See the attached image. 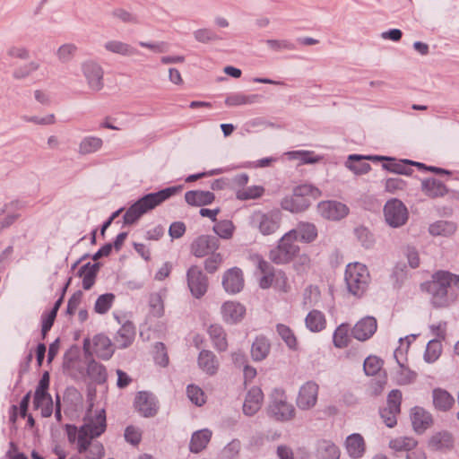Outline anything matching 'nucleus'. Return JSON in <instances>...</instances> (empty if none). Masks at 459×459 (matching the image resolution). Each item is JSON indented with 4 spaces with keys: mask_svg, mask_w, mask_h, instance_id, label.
<instances>
[{
    "mask_svg": "<svg viewBox=\"0 0 459 459\" xmlns=\"http://www.w3.org/2000/svg\"><path fill=\"white\" fill-rule=\"evenodd\" d=\"M181 189V186H171L157 193L144 195L126 211L124 216L125 221L126 223H134L142 215L153 210L171 196L177 195Z\"/></svg>",
    "mask_w": 459,
    "mask_h": 459,
    "instance_id": "obj_2",
    "label": "nucleus"
},
{
    "mask_svg": "<svg viewBox=\"0 0 459 459\" xmlns=\"http://www.w3.org/2000/svg\"><path fill=\"white\" fill-rule=\"evenodd\" d=\"M247 314L246 307L237 300H227L221 307V315L224 323L236 325L241 322Z\"/></svg>",
    "mask_w": 459,
    "mask_h": 459,
    "instance_id": "obj_12",
    "label": "nucleus"
},
{
    "mask_svg": "<svg viewBox=\"0 0 459 459\" xmlns=\"http://www.w3.org/2000/svg\"><path fill=\"white\" fill-rule=\"evenodd\" d=\"M401 403H385L379 408L380 417L388 428H394L397 423V415L400 413Z\"/></svg>",
    "mask_w": 459,
    "mask_h": 459,
    "instance_id": "obj_31",
    "label": "nucleus"
},
{
    "mask_svg": "<svg viewBox=\"0 0 459 459\" xmlns=\"http://www.w3.org/2000/svg\"><path fill=\"white\" fill-rule=\"evenodd\" d=\"M295 230L297 231V239L299 237V239L306 243L314 241L317 237V230L312 223H299Z\"/></svg>",
    "mask_w": 459,
    "mask_h": 459,
    "instance_id": "obj_36",
    "label": "nucleus"
},
{
    "mask_svg": "<svg viewBox=\"0 0 459 459\" xmlns=\"http://www.w3.org/2000/svg\"><path fill=\"white\" fill-rule=\"evenodd\" d=\"M115 296L111 293L100 296L95 303L94 309L99 314H105L111 307Z\"/></svg>",
    "mask_w": 459,
    "mask_h": 459,
    "instance_id": "obj_51",
    "label": "nucleus"
},
{
    "mask_svg": "<svg viewBox=\"0 0 459 459\" xmlns=\"http://www.w3.org/2000/svg\"><path fill=\"white\" fill-rule=\"evenodd\" d=\"M341 451L339 447L329 439H319L315 446V456L316 459H339Z\"/></svg>",
    "mask_w": 459,
    "mask_h": 459,
    "instance_id": "obj_18",
    "label": "nucleus"
},
{
    "mask_svg": "<svg viewBox=\"0 0 459 459\" xmlns=\"http://www.w3.org/2000/svg\"><path fill=\"white\" fill-rule=\"evenodd\" d=\"M186 232V225L181 221L173 222L169 227V235L173 238L182 237Z\"/></svg>",
    "mask_w": 459,
    "mask_h": 459,
    "instance_id": "obj_63",
    "label": "nucleus"
},
{
    "mask_svg": "<svg viewBox=\"0 0 459 459\" xmlns=\"http://www.w3.org/2000/svg\"><path fill=\"white\" fill-rule=\"evenodd\" d=\"M255 96H248L243 93H236L229 96L226 99V104L228 106H241L251 104L255 101Z\"/></svg>",
    "mask_w": 459,
    "mask_h": 459,
    "instance_id": "obj_52",
    "label": "nucleus"
},
{
    "mask_svg": "<svg viewBox=\"0 0 459 459\" xmlns=\"http://www.w3.org/2000/svg\"><path fill=\"white\" fill-rule=\"evenodd\" d=\"M319 386L314 382H307L302 385L299 391L301 402H316Z\"/></svg>",
    "mask_w": 459,
    "mask_h": 459,
    "instance_id": "obj_41",
    "label": "nucleus"
},
{
    "mask_svg": "<svg viewBox=\"0 0 459 459\" xmlns=\"http://www.w3.org/2000/svg\"><path fill=\"white\" fill-rule=\"evenodd\" d=\"M264 192L265 189L263 186H250L238 189L236 195L238 200L246 201L260 198Z\"/></svg>",
    "mask_w": 459,
    "mask_h": 459,
    "instance_id": "obj_37",
    "label": "nucleus"
},
{
    "mask_svg": "<svg viewBox=\"0 0 459 459\" xmlns=\"http://www.w3.org/2000/svg\"><path fill=\"white\" fill-rule=\"evenodd\" d=\"M277 332L289 348L293 350L298 348V340L289 326L280 324L277 325Z\"/></svg>",
    "mask_w": 459,
    "mask_h": 459,
    "instance_id": "obj_45",
    "label": "nucleus"
},
{
    "mask_svg": "<svg viewBox=\"0 0 459 459\" xmlns=\"http://www.w3.org/2000/svg\"><path fill=\"white\" fill-rule=\"evenodd\" d=\"M345 446L348 455L354 459L361 457L365 451L364 439L359 434L350 435L346 438Z\"/></svg>",
    "mask_w": 459,
    "mask_h": 459,
    "instance_id": "obj_26",
    "label": "nucleus"
},
{
    "mask_svg": "<svg viewBox=\"0 0 459 459\" xmlns=\"http://www.w3.org/2000/svg\"><path fill=\"white\" fill-rule=\"evenodd\" d=\"M383 361L377 356H369L364 361V371L368 376H378L380 380L374 388L375 393L382 392L385 385L386 384V375L382 370Z\"/></svg>",
    "mask_w": 459,
    "mask_h": 459,
    "instance_id": "obj_14",
    "label": "nucleus"
},
{
    "mask_svg": "<svg viewBox=\"0 0 459 459\" xmlns=\"http://www.w3.org/2000/svg\"><path fill=\"white\" fill-rule=\"evenodd\" d=\"M212 435V431L208 429L194 432L189 443V450L195 454L203 451L210 442Z\"/></svg>",
    "mask_w": 459,
    "mask_h": 459,
    "instance_id": "obj_25",
    "label": "nucleus"
},
{
    "mask_svg": "<svg viewBox=\"0 0 459 459\" xmlns=\"http://www.w3.org/2000/svg\"><path fill=\"white\" fill-rule=\"evenodd\" d=\"M84 351L90 355L108 360L114 354V348L108 337L103 334H97L92 339H86L83 342Z\"/></svg>",
    "mask_w": 459,
    "mask_h": 459,
    "instance_id": "obj_7",
    "label": "nucleus"
},
{
    "mask_svg": "<svg viewBox=\"0 0 459 459\" xmlns=\"http://www.w3.org/2000/svg\"><path fill=\"white\" fill-rule=\"evenodd\" d=\"M50 377L48 372H45L35 391L34 402H52L51 396L48 393L49 387Z\"/></svg>",
    "mask_w": 459,
    "mask_h": 459,
    "instance_id": "obj_34",
    "label": "nucleus"
},
{
    "mask_svg": "<svg viewBox=\"0 0 459 459\" xmlns=\"http://www.w3.org/2000/svg\"><path fill=\"white\" fill-rule=\"evenodd\" d=\"M370 274L367 266L360 263L349 264L345 271V281L350 292L361 296L367 290Z\"/></svg>",
    "mask_w": 459,
    "mask_h": 459,
    "instance_id": "obj_5",
    "label": "nucleus"
},
{
    "mask_svg": "<svg viewBox=\"0 0 459 459\" xmlns=\"http://www.w3.org/2000/svg\"><path fill=\"white\" fill-rule=\"evenodd\" d=\"M456 228L452 222L439 221L429 226V233L432 236L448 237L455 233Z\"/></svg>",
    "mask_w": 459,
    "mask_h": 459,
    "instance_id": "obj_38",
    "label": "nucleus"
},
{
    "mask_svg": "<svg viewBox=\"0 0 459 459\" xmlns=\"http://www.w3.org/2000/svg\"><path fill=\"white\" fill-rule=\"evenodd\" d=\"M214 232L221 238L230 239L233 237L235 226L231 221H221L213 227Z\"/></svg>",
    "mask_w": 459,
    "mask_h": 459,
    "instance_id": "obj_44",
    "label": "nucleus"
},
{
    "mask_svg": "<svg viewBox=\"0 0 459 459\" xmlns=\"http://www.w3.org/2000/svg\"><path fill=\"white\" fill-rule=\"evenodd\" d=\"M186 394L191 402H204V393L198 385H189Z\"/></svg>",
    "mask_w": 459,
    "mask_h": 459,
    "instance_id": "obj_60",
    "label": "nucleus"
},
{
    "mask_svg": "<svg viewBox=\"0 0 459 459\" xmlns=\"http://www.w3.org/2000/svg\"><path fill=\"white\" fill-rule=\"evenodd\" d=\"M267 413L275 420L286 421L294 417L295 407L292 403H269Z\"/></svg>",
    "mask_w": 459,
    "mask_h": 459,
    "instance_id": "obj_21",
    "label": "nucleus"
},
{
    "mask_svg": "<svg viewBox=\"0 0 459 459\" xmlns=\"http://www.w3.org/2000/svg\"><path fill=\"white\" fill-rule=\"evenodd\" d=\"M135 410L143 417H153L159 407L157 403H135Z\"/></svg>",
    "mask_w": 459,
    "mask_h": 459,
    "instance_id": "obj_58",
    "label": "nucleus"
},
{
    "mask_svg": "<svg viewBox=\"0 0 459 459\" xmlns=\"http://www.w3.org/2000/svg\"><path fill=\"white\" fill-rule=\"evenodd\" d=\"M307 329L313 333H319L326 327V318L324 313L319 310H311L305 318Z\"/></svg>",
    "mask_w": 459,
    "mask_h": 459,
    "instance_id": "obj_27",
    "label": "nucleus"
},
{
    "mask_svg": "<svg viewBox=\"0 0 459 459\" xmlns=\"http://www.w3.org/2000/svg\"><path fill=\"white\" fill-rule=\"evenodd\" d=\"M411 420L413 429L417 433H423L432 424L431 415L420 406L411 409Z\"/></svg>",
    "mask_w": 459,
    "mask_h": 459,
    "instance_id": "obj_20",
    "label": "nucleus"
},
{
    "mask_svg": "<svg viewBox=\"0 0 459 459\" xmlns=\"http://www.w3.org/2000/svg\"><path fill=\"white\" fill-rule=\"evenodd\" d=\"M321 297L320 289L317 286H308L304 294V299L306 304L316 303Z\"/></svg>",
    "mask_w": 459,
    "mask_h": 459,
    "instance_id": "obj_59",
    "label": "nucleus"
},
{
    "mask_svg": "<svg viewBox=\"0 0 459 459\" xmlns=\"http://www.w3.org/2000/svg\"><path fill=\"white\" fill-rule=\"evenodd\" d=\"M240 442L232 440L221 451L222 459H236L240 451Z\"/></svg>",
    "mask_w": 459,
    "mask_h": 459,
    "instance_id": "obj_56",
    "label": "nucleus"
},
{
    "mask_svg": "<svg viewBox=\"0 0 459 459\" xmlns=\"http://www.w3.org/2000/svg\"><path fill=\"white\" fill-rule=\"evenodd\" d=\"M386 222L392 227H400L408 220V211L405 205L397 199L388 201L384 208Z\"/></svg>",
    "mask_w": 459,
    "mask_h": 459,
    "instance_id": "obj_8",
    "label": "nucleus"
},
{
    "mask_svg": "<svg viewBox=\"0 0 459 459\" xmlns=\"http://www.w3.org/2000/svg\"><path fill=\"white\" fill-rule=\"evenodd\" d=\"M366 160L376 161L387 160V158L384 156H360L353 154L349 156L346 166L357 175L366 174L371 169L370 165L365 161Z\"/></svg>",
    "mask_w": 459,
    "mask_h": 459,
    "instance_id": "obj_17",
    "label": "nucleus"
},
{
    "mask_svg": "<svg viewBox=\"0 0 459 459\" xmlns=\"http://www.w3.org/2000/svg\"><path fill=\"white\" fill-rule=\"evenodd\" d=\"M87 404L83 424L65 426L67 440L84 459H102L104 446L97 438L106 430V411L99 403Z\"/></svg>",
    "mask_w": 459,
    "mask_h": 459,
    "instance_id": "obj_1",
    "label": "nucleus"
},
{
    "mask_svg": "<svg viewBox=\"0 0 459 459\" xmlns=\"http://www.w3.org/2000/svg\"><path fill=\"white\" fill-rule=\"evenodd\" d=\"M299 252L297 231L290 230L279 240L278 246L270 252V259L275 264H287Z\"/></svg>",
    "mask_w": 459,
    "mask_h": 459,
    "instance_id": "obj_6",
    "label": "nucleus"
},
{
    "mask_svg": "<svg viewBox=\"0 0 459 459\" xmlns=\"http://www.w3.org/2000/svg\"><path fill=\"white\" fill-rule=\"evenodd\" d=\"M350 327L346 324L339 325L333 333V344L337 348H345L350 342Z\"/></svg>",
    "mask_w": 459,
    "mask_h": 459,
    "instance_id": "obj_40",
    "label": "nucleus"
},
{
    "mask_svg": "<svg viewBox=\"0 0 459 459\" xmlns=\"http://www.w3.org/2000/svg\"><path fill=\"white\" fill-rule=\"evenodd\" d=\"M321 196V191L309 184L295 187L291 196L285 197L281 204L283 210L290 212H302L311 204L312 200Z\"/></svg>",
    "mask_w": 459,
    "mask_h": 459,
    "instance_id": "obj_3",
    "label": "nucleus"
},
{
    "mask_svg": "<svg viewBox=\"0 0 459 459\" xmlns=\"http://www.w3.org/2000/svg\"><path fill=\"white\" fill-rule=\"evenodd\" d=\"M89 375L98 382H104L107 378L106 368L97 362H91L88 368Z\"/></svg>",
    "mask_w": 459,
    "mask_h": 459,
    "instance_id": "obj_54",
    "label": "nucleus"
},
{
    "mask_svg": "<svg viewBox=\"0 0 459 459\" xmlns=\"http://www.w3.org/2000/svg\"><path fill=\"white\" fill-rule=\"evenodd\" d=\"M82 403H56L55 417L57 421L62 420L61 411L64 410L65 413L71 419L75 420L80 417L77 411V407Z\"/></svg>",
    "mask_w": 459,
    "mask_h": 459,
    "instance_id": "obj_39",
    "label": "nucleus"
},
{
    "mask_svg": "<svg viewBox=\"0 0 459 459\" xmlns=\"http://www.w3.org/2000/svg\"><path fill=\"white\" fill-rule=\"evenodd\" d=\"M224 290L231 294L239 292L244 287V277L239 268L233 267L227 270L222 278Z\"/></svg>",
    "mask_w": 459,
    "mask_h": 459,
    "instance_id": "obj_16",
    "label": "nucleus"
},
{
    "mask_svg": "<svg viewBox=\"0 0 459 459\" xmlns=\"http://www.w3.org/2000/svg\"><path fill=\"white\" fill-rule=\"evenodd\" d=\"M258 266L263 273L259 281L260 287L263 289L272 288L274 282L275 272H271L270 265L265 261H260Z\"/></svg>",
    "mask_w": 459,
    "mask_h": 459,
    "instance_id": "obj_43",
    "label": "nucleus"
},
{
    "mask_svg": "<svg viewBox=\"0 0 459 459\" xmlns=\"http://www.w3.org/2000/svg\"><path fill=\"white\" fill-rule=\"evenodd\" d=\"M407 184L401 178H390L385 182V191L390 194H395L406 189Z\"/></svg>",
    "mask_w": 459,
    "mask_h": 459,
    "instance_id": "obj_53",
    "label": "nucleus"
},
{
    "mask_svg": "<svg viewBox=\"0 0 459 459\" xmlns=\"http://www.w3.org/2000/svg\"><path fill=\"white\" fill-rule=\"evenodd\" d=\"M290 160H297L298 165L314 164L321 161L323 157L312 151H292L285 153Z\"/></svg>",
    "mask_w": 459,
    "mask_h": 459,
    "instance_id": "obj_28",
    "label": "nucleus"
},
{
    "mask_svg": "<svg viewBox=\"0 0 459 459\" xmlns=\"http://www.w3.org/2000/svg\"><path fill=\"white\" fill-rule=\"evenodd\" d=\"M188 288L192 295L200 299L207 292L208 279L197 265H192L186 273Z\"/></svg>",
    "mask_w": 459,
    "mask_h": 459,
    "instance_id": "obj_9",
    "label": "nucleus"
},
{
    "mask_svg": "<svg viewBox=\"0 0 459 459\" xmlns=\"http://www.w3.org/2000/svg\"><path fill=\"white\" fill-rule=\"evenodd\" d=\"M377 329V319L373 316H365L354 325L351 333L359 341H367L373 336Z\"/></svg>",
    "mask_w": 459,
    "mask_h": 459,
    "instance_id": "obj_15",
    "label": "nucleus"
},
{
    "mask_svg": "<svg viewBox=\"0 0 459 459\" xmlns=\"http://www.w3.org/2000/svg\"><path fill=\"white\" fill-rule=\"evenodd\" d=\"M220 247L218 238L209 235H202L193 240L190 252L193 255L202 258L215 252Z\"/></svg>",
    "mask_w": 459,
    "mask_h": 459,
    "instance_id": "obj_10",
    "label": "nucleus"
},
{
    "mask_svg": "<svg viewBox=\"0 0 459 459\" xmlns=\"http://www.w3.org/2000/svg\"><path fill=\"white\" fill-rule=\"evenodd\" d=\"M185 200L191 206H205L215 200V195L211 191L192 190L185 194Z\"/></svg>",
    "mask_w": 459,
    "mask_h": 459,
    "instance_id": "obj_23",
    "label": "nucleus"
},
{
    "mask_svg": "<svg viewBox=\"0 0 459 459\" xmlns=\"http://www.w3.org/2000/svg\"><path fill=\"white\" fill-rule=\"evenodd\" d=\"M417 445V442L408 437H399L392 439L389 442V446L394 451H410L412 450Z\"/></svg>",
    "mask_w": 459,
    "mask_h": 459,
    "instance_id": "obj_42",
    "label": "nucleus"
},
{
    "mask_svg": "<svg viewBox=\"0 0 459 459\" xmlns=\"http://www.w3.org/2000/svg\"><path fill=\"white\" fill-rule=\"evenodd\" d=\"M125 438L132 445L139 444L141 440V432L139 429L134 426H128L125 430Z\"/></svg>",
    "mask_w": 459,
    "mask_h": 459,
    "instance_id": "obj_61",
    "label": "nucleus"
},
{
    "mask_svg": "<svg viewBox=\"0 0 459 459\" xmlns=\"http://www.w3.org/2000/svg\"><path fill=\"white\" fill-rule=\"evenodd\" d=\"M60 304H61V299L56 301V303L55 304V306L51 309V311L44 316L43 323H42L43 333H47L48 331H49L51 326L53 325V323L56 316V313H57Z\"/></svg>",
    "mask_w": 459,
    "mask_h": 459,
    "instance_id": "obj_57",
    "label": "nucleus"
},
{
    "mask_svg": "<svg viewBox=\"0 0 459 459\" xmlns=\"http://www.w3.org/2000/svg\"><path fill=\"white\" fill-rule=\"evenodd\" d=\"M204 261V269L208 273H214L223 264V256L221 253H212Z\"/></svg>",
    "mask_w": 459,
    "mask_h": 459,
    "instance_id": "obj_48",
    "label": "nucleus"
},
{
    "mask_svg": "<svg viewBox=\"0 0 459 459\" xmlns=\"http://www.w3.org/2000/svg\"><path fill=\"white\" fill-rule=\"evenodd\" d=\"M198 365L206 374L212 376L216 374L219 363L216 356L210 351H202L198 357Z\"/></svg>",
    "mask_w": 459,
    "mask_h": 459,
    "instance_id": "obj_29",
    "label": "nucleus"
},
{
    "mask_svg": "<svg viewBox=\"0 0 459 459\" xmlns=\"http://www.w3.org/2000/svg\"><path fill=\"white\" fill-rule=\"evenodd\" d=\"M281 219L279 211H271L267 213L256 212L253 217L254 222L263 235L274 233L280 227Z\"/></svg>",
    "mask_w": 459,
    "mask_h": 459,
    "instance_id": "obj_11",
    "label": "nucleus"
},
{
    "mask_svg": "<svg viewBox=\"0 0 459 459\" xmlns=\"http://www.w3.org/2000/svg\"><path fill=\"white\" fill-rule=\"evenodd\" d=\"M400 355H403V351L401 349H397L394 352V357L400 365V369L397 374V380L400 384H410L415 380L416 373L411 371L403 362L400 360Z\"/></svg>",
    "mask_w": 459,
    "mask_h": 459,
    "instance_id": "obj_35",
    "label": "nucleus"
},
{
    "mask_svg": "<svg viewBox=\"0 0 459 459\" xmlns=\"http://www.w3.org/2000/svg\"><path fill=\"white\" fill-rule=\"evenodd\" d=\"M106 48L114 53L122 55H126L130 52L129 47L127 45L117 41L108 43L106 45Z\"/></svg>",
    "mask_w": 459,
    "mask_h": 459,
    "instance_id": "obj_62",
    "label": "nucleus"
},
{
    "mask_svg": "<svg viewBox=\"0 0 459 459\" xmlns=\"http://www.w3.org/2000/svg\"><path fill=\"white\" fill-rule=\"evenodd\" d=\"M455 439L447 430H441L434 433L429 439L428 446L434 451H445L453 448Z\"/></svg>",
    "mask_w": 459,
    "mask_h": 459,
    "instance_id": "obj_19",
    "label": "nucleus"
},
{
    "mask_svg": "<svg viewBox=\"0 0 459 459\" xmlns=\"http://www.w3.org/2000/svg\"><path fill=\"white\" fill-rule=\"evenodd\" d=\"M442 353V344L440 341L432 340L430 341L426 349L425 359L426 361L432 363L435 362Z\"/></svg>",
    "mask_w": 459,
    "mask_h": 459,
    "instance_id": "obj_46",
    "label": "nucleus"
},
{
    "mask_svg": "<svg viewBox=\"0 0 459 459\" xmlns=\"http://www.w3.org/2000/svg\"><path fill=\"white\" fill-rule=\"evenodd\" d=\"M317 210L322 217L333 221L341 220L349 212V209L345 204L335 201L321 202L317 206Z\"/></svg>",
    "mask_w": 459,
    "mask_h": 459,
    "instance_id": "obj_13",
    "label": "nucleus"
},
{
    "mask_svg": "<svg viewBox=\"0 0 459 459\" xmlns=\"http://www.w3.org/2000/svg\"><path fill=\"white\" fill-rule=\"evenodd\" d=\"M270 349L271 344L265 337H257L252 344L251 356L254 360L261 361L268 356Z\"/></svg>",
    "mask_w": 459,
    "mask_h": 459,
    "instance_id": "obj_33",
    "label": "nucleus"
},
{
    "mask_svg": "<svg viewBox=\"0 0 459 459\" xmlns=\"http://www.w3.org/2000/svg\"><path fill=\"white\" fill-rule=\"evenodd\" d=\"M459 284V275L447 271H437L427 283L428 291L432 294L433 302L437 307L447 304L448 289Z\"/></svg>",
    "mask_w": 459,
    "mask_h": 459,
    "instance_id": "obj_4",
    "label": "nucleus"
},
{
    "mask_svg": "<svg viewBox=\"0 0 459 459\" xmlns=\"http://www.w3.org/2000/svg\"><path fill=\"white\" fill-rule=\"evenodd\" d=\"M150 314L154 317H161L164 315V303L159 293L150 296Z\"/></svg>",
    "mask_w": 459,
    "mask_h": 459,
    "instance_id": "obj_47",
    "label": "nucleus"
},
{
    "mask_svg": "<svg viewBox=\"0 0 459 459\" xmlns=\"http://www.w3.org/2000/svg\"><path fill=\"white\" fill-rule=\"evenodd\" d=\"M451 394L445 389L436 388L433 391V402H449Z\"/></svg>",
    "mask_w": 459,
    "mask_h": 459,
    "instance_id": "obj_64",
    "label": "nucleus"
},
{
    "mask_svg": "<svg viewBox=\"0 0 459 459\" xmlns=\"http://www.w3.org/2000/svg\"><path fill=\"white\" fill-rule=\"evenodd\" d=\"M208 334L212 339L214 347L219 351H224L228 348L227 334L220 325H212L208 328Z\"/></svg>",
    "mask_w": 459,
    "mask_h": 459,
    "instance_id": "obj_30",
    "label": "nucleus"
},
{
    "mask_svg": "<svg viewBox=\"0 0 459 459\" xmlns=\"http://www.w3.org/2000/svg\"><path fill=\"white\" fill-rule=\"evenodd\" d=\"M102 145V141L97 137L86 138L80 144V151L82 153H90L96 152Z\"/></svg>",
    "mask_w": 459,
    "mask_h": 459,
    "instance_id": "obj_55",
    "label": "nucleus"
},
{
    "mask_svg": "<svg viewBox=\"0 0 459 459\" xmlns=\"http://www.w3.org/2000/svg\"><path fill=\"white\" fill-rule=\"evenodd\" d=\"M421 190L429 198L443 197L448 193L446 185L437 178H428L422 181Z\"/></svg>",
    "mask_w": 459,
    "mask_h": 459,
    "instance_id": "obj_22",
    "label": "nucleus"
},
{
    "mask_svg": "<svg viewBox=\"0 0 459 459\" xmlns=\"http://www.w3.org/2000/svg\"><path fill=\"white\" fill-rule=\"evenodd\" d=\"M98 270V264L92 263H87L79 269L78 274L82 281L84 290H90L93 286Z\"/></svg>",
    "mask_w": 459,
    "mask_h": 459,
    "instance_id": "obj_32",
    "label": "nucleus"
},
{
    "mask_svg": "<svg viewBox=\"0 0 459 459\" xmlns=\"http://www.w3.org/2000/svg\"><path fill=\"white\" fill-rule=\"evenodd\" d=\"M276 291L281 293H287L290 290V284L289 282V279L286 274L281 272H275L274 273V282L273 287Z\"/></svg>",
    "mask_w": 459,
    "mask_h": 459,
    "instance_id": "obj_50",
    "label": "nucleus"
},
{
    "mask_svg": "<svg viewBox=\"0 0 459 459\" xmlns=\"http://www.w3.org/2000/svg\"><path fill=\"white\" fill-rule=\"evenodd\" d=\"M135 328L132 323L124 324L117 331L114 340L118 349L129 347L135 338Z\"/></svg>",
    "mask_w": 459,
    "mask_h": 459,
    "instance_id": "obj_24",
    "label": "nucleus"
},
{
    "mask_svg": "<svg viewBox=\"0 0 459 459\" xmlns=\"http://www.w3.org/2000/svg\"><path fill=\"white\" fill-rule=\"evenodd\" d=\"M153 358L155 362L160 367H167L169 362L167 348L164 343L157 342L154 345Z\"/></svg>",
    "mask_w": 459,
    "mask_h": 459,
    "instance_id": "obj_49",
    "label": "nucleus"
}]
</instances>
